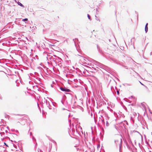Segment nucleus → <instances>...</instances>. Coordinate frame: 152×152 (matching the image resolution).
<instances>
[{"instance_id": "nucleus-1", "label": "nucleus", "mask_w": 152, "mask_h": 152, "mask_svg": "<svg viewBox=\"0 0 152 152\" xmlns=\"http://www.w3.org/2000/svg\"><path fill=\"white\" fill-rule=\"evenodd\" d=\"M128 125V123L127 121H124V122H122L120 123V126L121 127L123 130H124L126 129V125Z\"/></svg>"}, {"instance_id": "nucleus-2", "label": "nucleus", "mask_w": 152, "mask_h": 152, "mask_svg": "<svg viewBox=\"0 0 152 152\" xmlns=\"http://www.w3.org/2000/svg\"><path fill=\"white\" fill-rule=\"evenodd\" d=\"M60 89L61 91H65L66 92H69L71 91L70 89H68L65 88V87H61L60 88Z\"/></svg>"}, {"instance_id": "nucleus-3", "label": "nucleus", "mask_w": 152, "mask_h": 152, "mask_svg": "<svg viewBox=\"0 0 152 152\" xmlns=\"http://www.w3.org/2000/svg\"><path fill=\"white\" fill-rule=\"evenodd\" d=\"M99 121L100 122H101L103 125H104L105 122L103 116L101 115V117H99Z\"/></svg>"}, {"instance_id": "nucleus-4", "label": "nucleus", "mask_w": 152, "mask_h": 152, "mask_svg": "<svg viewBox=\"0 0 152 152\" xmlns=\"http://www.w3.org/2000/svg\"><path fill=\"white\" fill-rule=\"evenodd\" d=\"M115 82L114 81H112L110 82L108 84V86L109 87H110L111 88V89L112 90L113 89H114V87L113 86H111V84H115Z\"/></svg>"}, {"instance_id": "nucleus-5", "label": "nucleus", "mask_w": 152, "mask_h": 152, "mask_svg": "<svg viewBox=\"0 0 152 152\" xmlns=\"http://www.w3.org/2000/svg\"><path fill=\"white\" fill-rule=\"evenodd\" d=\"M73 41H74L75 45V46H76V43L78 41V39H77L75 38V39H73Z\"/></svg>"}, {"instance_id": "nucleus-6", "label": "nucleus", "mask_w": 152, "mask_h": 152, "mask_svg": "<svg viewBox=\"0 0 152 152\" xmlns=\"http://www.w3.org/2000/svg\"><path fill=\"white\" fill-rule=\"evenodd\" d=\"M97 49H98L100 53H102V50L100 49V48L99 47V46H98V45H97Z\"/></svg>"}, {"instance_id": "nucleus-7", "label": "nucleus", "mask_w": 152, "mask_h": 152, "mask_svg": "<svg viewBox=\"0 0 152 152\" xmlns=\"http://www.w3.org/2000/svg\"><path fill=\"white\" fill-rule=\"evenodd\" d=\"M105 118L106 120H108L109 119L110 117H109V116H108V115H107L106 114L105 115Z\"/></svg>"}, {"instance_id": "nucleus-8", "label": "nucleus", "mask_w": 152, "mask_h": 152, "mask_svg": "<svg viewBox=\"0 0 152 152\" xmlns=\"http://www.w3.org/2000/svg\"><path fill=\"white\" fill-rule=\"evenodd\" d=\"M120 140H121V143L122 142V140L121 139H120ZM121 144H120L119 146V152H120V151H121Z\"/></svg>"}, {"instance_id": "nucleus-9", "label": "nucleus", "mask_w": 152, "mask_h": 152, "mask_svg": "<svg viewBox=\"0 0 152 152\" xmlns=\"http://www.w3.org/2000/svg\"><path fill=\"white\" fill-rule=\"evenodd\" d=\"M22 21H25V23H26V22L28 21V19L27 18H26L22 20Z\"/></svg>"}, {"instance_id": "nucleus-10", "label": "nucleus", "mask_w": 152, "mask_h": 152, "mask_svg": "<svg viewBox=\"0 0 152 152\" xmlns=\"http://www.w3.org/2000/svg\"><path fill=\"white\" fill-rule=\"evenodd\" d=\"M145 33H147V32L148 31V27H145Z\"/></svg>"}, {"instance_id": "nucleus-11", "label": "nucleus", "mask_w": 152, "mask_h": 152, "mask_svg": "<svg viewBox=\"0 0 152 152\" xmlns=\"http://www.w3.org/2000/svg\"><path fill=\"white\" fill-rule=\"evenodd\" d=\"M46 104L48 107L49 106H50L49 102L47 101V100H46Z\"/></svg>"}, {"instance_id": "nucleus-12", "label": "nucleus", "mask_w": 152, "mask_h": 152, "mask_svg": "<svg viewBox=\"0 0 152 152\" xmlns=\"http://www.w3.org/2000/svg\"><path fill=\"white\" fill-rule=\"evenodd\" d=\"M18 5H20L21 6V7L23 6V5H22L20 2H18Z\"/></svg>"}, {"instance_id": "nucleus-13", "label": "nucleus", "mask_w": 152, "mask_h": 152, "mask_svg": "<svg viewBox=\"0 0 152 152\" xmlns=\"http://www.w3.org/2000/svg\"><path fill=\"white\" fill-rule=\"evenodd\" d=\"M87 16L88 19L90 20H91V16L88 14H87Z\"/></svg>"}, {"instance_id": "nucleus-14", "label": "nucleus", "mask_w": 152, "mask_h": 152, "mask_svg": "<svg viewBox=\"0 0 152 152\" xmlns=\"http://www.w3.org/2000/svg\"><path fill=\"white\" fill-rule=\"evenodd\" d=\"M72 133L74 134L75 133V129H72Z\"/></svg>"}, {"instance_id": "nucleus-15", "label": "nucleus", "mask_w": 152, "mask_h": 152, "mask_svg": "<svg viewBox=\"0 0 152 152\" xmlns=\"http://www.w3.org/2000/svg\"><path fill=\"white\" fill-rule=\"evenodd\" d=\"M13 136L14 137H16L17 136V135L15 134H13Z\"/></svg>"}, {"instance_id": "nucleus-16", "label": "nucleus", "mask_w": 152, "mask_h": 152, "mask_svg": "<svg viewBox=\"0 0 152 152\" xmlns=\"http://www.w3.org/2000/svg\"><path fill=\"white\" fill-rule=\"evenodd\" d=\"M106 125L107 126H108L109 125V123L107 121H106Z\"/></svg>"}, {"instance_id": "nucleus-17", "label": "nucleus", "mask_w": 152, "mask_h": 152, "mask_svg": "<svg viewBox=\"0 0 152 152\" xmlns=\"http://www.w3.org/2000/svg\"><path fill=\"white\" fill-rule=\"evenodd\" d=\"M32 139L33 140H34L35 141H36V140L35 139V138L34 137V136H32Z\"/></svg>"}, {"instance_id": "nucleus-18", "label": "nucleus", "mask_w": 152, "mask_h": 152, "mask_svg": "<svg viewBox=\"0 0 152 152\" xmlns=\"http://www.w3.org/2000/svg\"><path fill=\"white\" fill-rule=\"evenodd\" d=\"M119 140H115V142L117 145V143H116V142H119Z\"/></svg>"}, {"instance_id": "nucleus-19", "label": "nucleus", "mask_w": 152, "mask_h": 152, "mask_svg": "<svg viewBox=\"0 0 152 152\" xmlns=\"http://www.w3.org/2000/svg\"><path fill=\"white\" fill-rule=\"evenodd\" d=\"M81 54H82L81 53H79V54H77V55L79 56H82L81 55Z\"/></svg>"}, {"instance_id": "nucleus-20", "label": "nucleus", "mask_w": 152, "mask_h": 152, "mask_svg": "<svg viewBox=\"0 0 152 152\" xmlns=\"http://www.w3.org/2000/svg\"><path fill=\"white\" fill-rule=\"evenodd\" d=\"M117 94L118 95H119V91L118 90H117Z\"/></svg>"}, {"instance_id": "nucleus-21", "label": "nucleus", "mask_w": 152, "mask_h": 152, "mask_svg": "<svg viewBox=\"0 0 152 152\" xmlns=\"http://www.w3.org/2000/svg\"><path fill=\"white\" fill-rule=\"evenodd\" d=\"M30 135L31 136H33L32 132H30Z\"/></svg>"}, {"instance_id": "nucleus-22", "label": "nucleus", "mask_w": 152, "mask_h": 152, "mask_svg": "<svg viewBox=\"0 0 152 152\" xmlns=\"http://www.w3.org/2000/svg\"><path fill=\"white\" fill-rule=\"evenodd\" d=\"M4 144L6 146L8 147V146L5 142H4Z\"/></svg>"}, {"instance_id": "nucleus-23", "label": "nucleus", "mask_w": 152, "mask_h": 152, "mask_svg": "<svg viewBox=\"0 0 152 152\" xmlns=\"http://www.w3.org/2000/svg\"><path fill=\"white\" fill-rule=\"evenodd\" d=\"M61 102L63 104H64V102L62 100H61Z\"/></svg>"}, {"instance_id": "nucleus-24", "label": "nucleus", "mask_w": 152, "mask_h": 152, "mask_svg": "<svg viewBox=\"0 0 152 152\" xmlns=\"http://www.w3.org/2000/svg\"><path fill=\"white\" fill-rule=\"evenodd\" d=\"M148 23H146L145 25V27H148Z\"/></svg>"}, {"instance_id": "nucleus-25", "label": "nucleus", "mask_w": 152, "mask_h": 152, "mask_svg": "<svg viewBox=\"0 0 152 152\" xmlns=\"http://www.w3.org/2000/svg\"><path fill=\"white\" fill-rule=\"evenodd\" d=\"M139 82L142 85H143L144 86V84H142L141 82H140V81H139Z\"/></svg>"}, {"instance_id": "nucleus-26", "label": "nucleus", "mask_w": 152, "mask_h": 152, "mask_svg": "<svg viewBox=\"0 0 152 152\" xmlns=\"http://www.w3.org/2000/svg\"><path fill=\"white\" fill-rule=\"evenodd\" d=\"M48 107L49 109L50 110L51 109V108L50 107V106H48Z\"/></svg>"}, {"instance_id": "nucleus-27", "label": "nucleus", "mask_w": 152, "mask_h": 152, "mask_svg": "<svg viewBox=\"0 0 152 152\" xmlns=\"http://www.w3.org/2000/svg\"><path fill=\"white\" fill-rule=\"evenodd\" d=\"M2 134H4V132H1V133H0V134H1V135H2ZM1 136H2V135H1Z\"/></svg>"}, {"instance_id": "nucleus-28", "label": "nucleus", "mask_w": 152, "mask_h": 152, "mask_svg": "<svg viewBox=\"0 0 152 152\" xmlns=\"http://www.w3.org/2000/svg\"><path fill=\"white\" fill-rule=\"evenodd\" d=\"M100 147V145H98L97 146V148H98V147Z\"/></svg>"}, {"instance_id": "nucleus-29", "label": "nucleus", "mask_w": 152, "mask_h": 152, "mask_svg": "<svg viewBox=\"0 0 152 152\" xmlns=\"http://www.w3.org/2000/svg\"><path fill=\"white\" fill-rule=\"evenodd\" d=\"M150 55L151 56L152 55V52L150 53Z\"/></svg>"}, {"instance_id": "nucleus-30", "label": "nucleus", "mask_w": 152, "mask_h": 152, "mask_svg": "<svg viewBox=\"0 0 152 152\" xmlns=\"http://www.w3.org/2000/svg\"><path fill=\"white\" fill-rule=\"evenodd\" d=\"M40 79H40V78H39L38 80H39V81H40Z\"/></svg>"}, {"instance_id": "nucleus-31", "label": "nucleus", "mask_w": 152, "mask_h": 152, "mask_svg": "<svg viewBox=\"0 0 152 152\" xmlns=\"http://www.w3.org/2000/svg\"><path fill=\"white\" fill-rule=\"evenodd\" d=\"M5 131L6 133L8 132V131L7 130H5Z\"/></svg>"}, {"instance_id": "nucleus-32", "label": "nucleus", "mask_w": 152, "mask_h": 152, "mask_svg": "<svg viewBox=\"0 0 152 152\" xmlns=\"http://www.w3.org/2000/svg\"><path fill=\"white\" fill-rule=\"evenodd\" d=\"M37 145V142H36V145H35V147H36V145Z\"/></svg>"}, {"instance_id": "nucleus-33", "label": "nucleus", "mask_w": 152, "mask_h": 152, "mask_svg": "<svg viewBox=\"0 0 152 152\" xmlns=\"http://www.w3.org/2000/svg\"><path fill=\"white\" fill-rule=\"evenodd\" d=\"M82 60H85L83 58H82Z\"/></svg>"}, {"instance_id": "nucleus-34", "label": "nucleus", "mask_w": 152, "mask_h": 152, "mask_svg": "<svg viewBox=\"0 0 152 152\" xmlns=\"http://www.w3.org/2000/svg\"><path fill=\"white\" fill-rule=\"evenodd\" d=\"M83 63L84 64H86V62H83Z\"/></svg>"}, {"instance_id": "nucleus-35", "label": "nucleus", "mask_w": 152, "mask_h": 152, "mask_svg": "<svg viewBox=\"0 0 152 152\" xmlns=\"http://www.w3.org/2000/svg\"><path fill=\"white\" fill-rule=\"evenodd\" d=\"M95 17H96V20H97V19H96V18H97V17H96V16H95Z\"/></svg>"}, {"instance_id": "nucleus-36", "label": "nucleus", "mask_w": 152, "mask_h": 152, "mask_svg": "<svg viewBox=\"0 0 152 152\" xmlns=\"http://www.w3.org/2000/svg\"><path fill=\"white\" fill-rule=\"evenodd\" d=\"M79 127L81 129H82V128H81V127H80V126H79Z\"/></svg>"}, {"instance_id": "nucleus-37", "label": "nucleus", "mask_w": 152, "mask_h": 152, "mask_svg": "<svg viewBox=\"0 0 152 152\" xmlns=\"http://www.w3.org/2000/svg\"><path fill=\"white\" fill-rule=\"evenodd\" d=\"M44 53H46V54H47V53L46 52H44Z\"/></svg>"}, {"instance_id": "nucleus-38", "label": "nucleus", "mask_w": 152, "mask_h": 152, "mask_svg": "<svg viewBox=\"0 0 152 152\" xmlns=\"http://www.w3.org/2000/svg\"><path fill=\"white\" fill-rule=\"evenodd\" d=\"M5 44L4 43H2V45H5Z\"/></svg>"}, {"instance_id": "nucleus-39", "label": "nucleus", "mask_w": 152, "mask_h": 152, "mask_svg": "<svg viewBox=\"0 0 152 152\" xmlns=\"http://www.w3.org/2000/svg\"><path fill=\"white\" fill-rule=\"evenodd\" d=\"M133 39H131V42H132V40H133Z\"/></svg>"}, {"instance_id": "nucleus-40", "label": "nucleus", "mask_w": 152, "mask_h": 152, "mask_svg": "<svg viewBox=\"0 0 152 152\" xmlns=\"http://www.w3.org/2000/svg\"><path fill=\"white\" fill-rule=\"evenodd\" d=\"M150 113H151V114H152V112H150Z\"/></svg>"}, {"instance_id": "nucleus-41", "label": "nucleus", "mask_w": 152, "mask_h": 152, "mask_svg": "<svg viewBox=\"0 0 152 152\" xmlns=\"http://www.w3.org/2000/svg\"><path fill=\"white\" fill-rule=\"evenodd\" d=\"M37 105H38V107H39V104H38V103H37Z\"/></svg>"}, {"instance_id": "nucleus-42", "label": "nucleus", "mask_w": 152, "mask_h": 152, "mask_svg": "<svg viewBox=\"0 0 152 152\" xmlns=\"http://www.w3.org/2000/svg\"><path fill=\"white\" fill-rule=\"evenodd\" d=\"M76 132H78L77 129L76 130Z\"/></svg>"}, {"instance_id": "nucleus-43", "label": "nucleus", "mask_w": 152, "mask_h": 152, "mask_svg": "<svg viewBox=\"0 0 152 152\" xmlns=\"http://www.w3.org/2000/svg\"><path fill=\"white\" fill-rule=\"evenodd\" d=\"M63 110H65V108H63Z\"/></svg>"}, {"instance_id": "nucleus-44", "label": "nucleus", "mask_w": 152, "mask_h": 152, "mask_svg": "<svg viewBox=\"0 0 152 152\" xmlns=\"http://www.w3.org/2000/svg\"><path fill=\"white\" fill-rule=\"evenodd\" d=\"M7 128L8 129L9 127L8 126H7Z\"/></svg>"}, {"instance_id": "nucleus-45", "label": "nucleus", "mask_w": 152, "mask_h": 152, "mask_svg": "<svg viewBox=\"0 0 152 152\" xmlns=\"http://www.w3.org/2000/svg\"><path fill=\"white\" fill-rule=\"evenodd\" d=\"M115 15H116V12H115Z\"/></svg>"}, {"instance_id": "nucleus-46", "label": "nucleus", "mask_w": 152, "mask_h": 152, "mask_svg": "<svg viewBox=\"0 0 152 152\" xmlns=\"http://www.w3.org/2000/svg\"><path fill=\"white\" fill-rule=\"evenodd\" d=\"M66 94H69L68 93H66Z\"/></svg>"}, {"instance_id": "nucleus-47", "label": "nucleus", "mask_w": 152, "mask_h": 152, "mask_svg": "<svg viewBox=\"0 0 152 152\" xmlns=\"http://www.w3.org/2000/svg\"><path fill=\"white\" fill-rule=\"evenodd\" d=\"M52 104L54 106V105L53 104V103Z\"/></svg>"}, {"instance_id": "nucleus-48", "label": "nucleus", "mask_w": 152, "mask_h": 152, "mask_svg": "<svg viewBox=\"0 0 152 152\" xmlns=\"http://www.w3.org/2000/svg\"><path fill=\"white\" fill-rule=\"evenodd\" d=\"M135 132H137V131H136Z\"/></svg>"}, {"instance_id": "nucleus-49", "label": "nucleus", "mask_w": 152, "mask_h": 152, "mask_svg": "<svg viewBox=\"0 0 152 152\" xmlns=\"http://www.w3.org/2000/svg\"><path fill=\"white\" fill-rule=\"evenodd\" d=\"M48 56H49V55H47Z\"/></svg>"}, {"instance_id": "nucleus-50", "label": "nucleus", "mask_w": 152, "mask_h": 152, "mask_svg": "<svg viewBox=\"0 0 152 152\" xmlns=\"http://www.w3.org/2000/svg\"><path fill=\"white\" fill-rule=\"evenodd\" d=\"M3 120V119H1V121Z\"/></svg>"}, {"instance_id": "nucleus-51", "label": "nucleus", "mask_w": 152, "mask_h": 152, "mask_svg": "<svg viewBox=\"0 0 152 152\" xmlns=\"http://www.w3.org/2000/svg\"><path fill=\"white\" fill-rule=\"evenodd\" d=\"M71 121V120H69V121Z\"/></svg>"}, {"instance_id": "nucleus-52", "label": "nucleus", "mask_w": 152, "mask_h": 152, "mask_svg": "<svg viewBox=\"0 0 152 152\" xmlns=\"http://www.w3.org/2000/svg\"><path fill=\"white\" fill-rule=\"evenodd\" d=\"M1 37H0V39L1 38Z\"/></svg>"}, {"instance_id": "nucleus-53", "label": "nucleus", "mask_w": 152, "mask_h": 152, "mask_svg": "<svg viewBox=\"0 0 152 152\" xmlns=\"http://www.w3.org/2000/svg\"><path fill=\"white\" fill-rule=\"evenodd\" d=\"M120 152H121V151H120Z\"/></svg>"}]
</instances>
